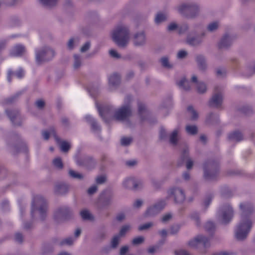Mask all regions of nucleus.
Here are the masks:
<instances>
[{"label":"nucleus","mask_w":255,"mask_h":255,"mask_svg":"<svg viewBox=\"0 0 255 255\" xmlns=\"http://www.w3.org/2000/svg\"><path fill=\"white\" fill-rule=\"evenodd\" d=\"M112 37L119 47H127L130 38V30L128 27L124 24L117 26L112 32Z\"/></svg>","instance_id":"obj_1"},{"label":"nucleus","mask_w":255,"mask_h":255,"mask_svg":"<svg viewBox=\"0 0 255 255\" xmlns=\"http://www.w3.org/2000/svg\"><path fill=\"white\" fill-rule=\"evenodd\" d=\"M178 12L187 19H193L197 17L200 12V6L197 3L189 2L183 3L176 7Z\"/></svg>","instance_id":"obj_2"},{"label":"nucleus","mask_w":255,"mask_h":255,"mask_svg":"<svg viewBox=\"0 0 255 255\" xmlns=\"http://www.w3.org/2000/svg\"><path fill=\"white\" fill-rule=\"evenodd\" d=\"M56 55V51L50 46H43L35 50V60L39 66L52 60Z\"/></svg>","instance_id":"obj_3"},{"label":"nucleus","mask_w":255,"mask_h":255,"mask_svg":"<svg viewBox=\"0 0 255 255\" xmlns=\"http://www.w3.org/2000/svg\"><path fill=\"white\" fill-rule=\"evenodd\" d=\"M48 202L42 196L35 195L33 198V214H38L41 220H45L47 216Z\"/></svg>","instance_id":"obj_4"},{"label":"nucleus","mask_w":255,"mask_h":255,"mask_svg":"<svg viewBox=\"0 0 255 255\" xmlns=\"http://www.w3.org/2000/svg\"><path fill=\"white\" fill-rule=\"evenodd\" d=\"M204 177L208 181L216 180L219 174V162L216 160L209 159L203 165Z\"/></svg>","instance_id":"obj_5"},{"label":"nucleus","mask_w":255,"mask_h":255,"mask_svg":"<svg viewBox=\"0 0 255 255\" xmlns=\"http://www.w3.org/2000/svg\"><path fill=\"white\" fill-rule=\"evenodd\" d=\"M253 223L250 218L241 216V220L235 230V236L239 241L246 239L252 227Z\"/></svg>","instance_id":"obj_6"},{"label":"nucleus","mask_w":255,"mask_h":255,"mask_svg":"<svg viewBox=\"0 0 255 255\" xmlns=\"http://www.w3.org/2000/svg\"><path fill=\"white\" fill-rule=\"evenodd\" d=\"M131 97L128 96L125 100V104L117 109L114 112L113 118L117 121L123 122L128 120L132 115V110L130 105Z\"/></svg>","instance_id":"obj_7"},{"label":"nucleus","mask_w":255,"mask_h":255,"mask_svg":"<svg viewBox=\"0 0 255 255\" xmlns=\"http://www.w3.org/2000/svg\"><path fill=\"white\" fill-rule=\"evenodd\" d=\"M194 29L193 33H195L198 31H202L200 35L192 36L188 34L186 39V42L188 45L197 47L201 45L203 42V38L206 35V32L205 31H202L203 27L200 23L195 24L193 26Z\"/></svg>","instance_id":"obj_8"},{"label":"nucleus","mask_w":255,"mask_h":255,"mask_svg":"<svg viewBox=\"0 0 255 255\" xmlns=\"http://www.w3.org/2000/svg\"><path fill=\"white\" fill-rule=\"evenodd\" d=\"M234 212L232 208L228 204L221 206L217 215V218L222 224L229 223L233 217Z\"/></svg>","instance_id":"obj_9"},{"label":"nucleus","mask_w":255,"mask_h":255,"mask_svg":"<svg viewBox=\"0 0 255 255\" xmlns=\"http://www.w3.org/2000/svg\"><path fill=\"white\" fill-rule=\"evenodd\" d=\"M73 212L68 207L64 206L57 209L54 213V219L58 223L72 218Z\"/></svg>","instance_id":"obj_10"},{"label":"nucleus","mask_w":255,"mask_h":255,"mask_svg":"<svg viewBox=\"0 0 255 255\" xmlns=\"http://www.w3.org/2000/svg\"><path fill=\"white\" fill-rule=\"evenodd\" d=\"M223 100V90L221 87H216L214 93L209 102V106L211 108H219L221 107Z\"/></svg>","instance_id":"obj_11"},{"label":"nucleus","mask_w":255,"mask_h":255,"mask_svg":"<svg viewBox=\"0 0 255 255\" xmlns=\"http://www.w3.org/2000/svg\"><path fill=\"white\" fill-rule=\"evenodd\" d=\"M188 245L193 248H197L202 246L205 249H207L210 246V238L202 235H198L189 241Z\"/></svg>","instance_id":"obj_12"},{"label":"nucleus","mask_w":255,"mask_h":255,"mask_svg":"<svg viewBox=\"0 0 255 255\" xmlns=\"http://www.w3.org/2000/svg\"><path fill=\"white\" fill-rule=\"evenodd\" d=\"M169 198L173 199L176 203H182L185 199V194L184 190L179 187H173L167 191Z\"/></svg>","instance_id":"obj_13"},{"label":"nucleus","mask_w":255,"mask_h":255,"mask_svg":"<svg viewBox=\"0 0 255 255\" xmlns=\"http://www.w3.org/2000/svg\"><path fill=\"white\" fill-rule=\"evenodd\" d=\"M166 205L164 201H160L152 206H149L143 214L145 218L152 217L157 215Z\"/></svg>","instance_id":"obj_14"},{"label":"nucleus","mask_w":255,"mask_h":255,"mask_svg":"<svg viewBox=\"0 0 255 255\" xmlns=\"http://www.w3.org/2000/svg\"><path fill=\"white\" fill-rule=\"evenodd\" d=\"M132 43L136 47H143L147 43V36L145 31L141 30L135 32L132 36Z\"/></svg>","instance_id":"obj_15"},{"label":"nucleus","mask_w":255,"mask_h":255,"mask_svg":"<svg viewBox=\"0 0 255 255\" xmlns=\"http://www.w3.org/2000/svg\"><path fill=\"white\" fill-rule=\"evenodd\" d=\"M51 133L54 137L57 143L60 146L61 150L64 153L68 152L71 148L70 143L68 141L61 140L57 135L55 129H51Z\"/></svg>","instance_id":"obj_16"},{"label":"nucleus","mask_w":255,"mask_h":255,"mask_svg":"<svg viewBox=\"0 0 255 255\" xmlns=\"http://www.w3.org/2000/svg\"><path fill=\"white\" fill-rule=\"evenodd\" d=\"M240 208L242 211L241 216H244L245 218H250L251 215L254 211L253 204L248 202L241 203Z\"/></svg>","instance_id":"obj_17"},{"label":"nucleus","mask_w":255,"mask_h":255,"mask_svg":"<svg viewBox=\"0 0 255 255\" xmlns=\"http://www.w3.org/2000/svg\"><path fill=\"white\" fill-rule=\"evenodd\" d=\"M96 106L100 116L105 121V122H107L108 119L111 118L112 116L113 117L114 114L113 113L112 108L110 106H106L101 108L97 103H96Z\"/></svg>","instance_id":"obj_18"},{"label":"nucleus","mask_w":255,"mask_h":255,"mask_svg":"<svg viewBox=\"0 0 255 255\" xmlns=\"http://www.w3.org/2000/svg\"><path fill=\"white\" fill-rule=\"evenodd\" d=\"M100 198L104 206H109L113 202L114 194L111 191L106 190L101 194Z\"/></svg>","instance_id":"obj_19"},{"label":"nucleus","mask_w":255,"mask_h":255,"mask_svg":"<svg viewBox=\"0 0 255 255\" xmlns=\"http://www.w3.org/2000/svg\"><path fill=\"white\" fill-rule=\"evenodd\" d=\"M69 190V185L64 183H57L54 186V193L57 195H63Z\"/></svg>","instance_id":"obj_20"},{"label":"nucleus","mask_w":255,"mask_h":255,"mask_svg":"<svg viewBox=\"0 0 255 255\" xmlns=\"http://www.w3.org/2000/svg\"><path fill=\"white\" fill-rule=\"evenodd\" d=\"M195 61L199 70L205 72L207 69V64L205 57L203 55H197L195 57Z\"/></svg>","instance_id":"obj_21"},{"label":"nucleus","mask_w":255,"mask_h":255,"mask_svg":"<svg viewBox=\"0 0 255 255\" xmlns=\"http://www.w3.org/2000/svg\"><path fill=\"white\" fill-rule=\"evenodd\" d=\"M232 44V39L228 34H225L218 43V47L220 49L228 48Z\"/></svg>","instance_id":"obj_22"},{"label":"nucleus","mask_w":255,"mask_h":255,"mask_svg":"<svg viewBox=\"0 0 255 255\" xmlns=\"http://www.w3.org/2000/svg\"><path fill=\"white\" fill-rule=\"evenodd\" d=\"M25 52L24 46L20 44H17L13 47L10 51V54L12 56L19 57L23 55Z\"/></svg>","instance_id":"obj_23"},{"label":"nucleus","mask_w":255,"mask_h":255,"mask_svg":"<svg viewBox=\"0 0 255 255\" xmlns=\"http://www.w3.org/2000/svg\"><path fill=\"white\" fill-rule=\"evenodd\" d=\"M78 162L80 165L86 166L89 168L93 167L96 163L94 159L90 156L83 157L80 159Z\"/></svg>","instance_id":"obj_24"},{"label":"nucleus","mask_w":255,"mask_h":255,"mask_svg":"<svg viewBox=\"0 0 255 255\" xmlns=\"http://www.w3.org/2000/svg\"><path fill=\"white\" fill-rule=\"evenodd\" d=\"M13 75L15 76L17 78L21 79L25 75V71L22 68H18L15 72L9 70L7 75V79L9 82H11Z\"/></svg>","instance_id":"obj_25"},{"label":"nucleus","mask_w":255,"mask_h":255,"mask_svg":"<svg viewBox=\"0 0 255 255\" xmlns=\"http://www.w3.org/2000/svg\"><path fill=\"white\" fill-rule=\"evenodd\" d=\"M181 158L183 162H186V168L187 169H190L192 168L193 161L189 157V151L187 148H185L182 151Z\"/></svg>","instance_id":"obj_26"},{"label":"nucleus","mask_w":255,"mask_h":255,"mask_svg":"<svg viewBox=\"0 0 255 255\" xmlns=\"http://www.w3.org/2000/svg\"><path fill=\"white\" fill-rule=\"evenodd\" d=\"M179 131V128H176L169 135V142L174 146L177 145L180 138Z\"/></svg>","instance_id":"obj_27"},{"label":"nucleus","mask_w":255,"mask_h":255,"mask_svg":"<svg viewBox=\"0 0 255 255\" xmlns=\"http://www.w3.org/2000/svg\"><path fill=\"white\" fill-rule=\"evenodd\" d=\"M85 118L87 122L91 125V129L94 132H99L100 131L101 128L94 119L90 116H87Z\"/></svg>","instance_id":"obj_28"},{"label":"nucleus","mask_w":255,"mask_h":255,"mask_svg":"<svg viewBox=\"0 0 255 255\" xmlns=\"http://www.w3.org/2000/svg\"><path fill=\"white\" fill-rule=\"evenodd\" d=\"M7 116L14 125H16L15 120L19 119V112L15 110H6L5 111Z\"/></svg>","instance_id":"obj_29"},{"label":"nucleus","mask_w":255,"mask_h":255,"mask_svg":"<svg viewBox=\"0 0 255 255\" xmlns=\"http://www.w3.org/2000/svg\"><path fill=\"white\" fill-rule=\"evenodd\" d=\"M228 138L232 141H240L243 139V135L241 132L237 130L230 133Z\"/></svg>","instance_id":"obj_30"},{"label":"nucleus","mask_w":255,"mask_h":255,"mask_svg":"<svg viewBox=\"0 0 255 255\" xmlns=\"http://www.w3.org/2000/svg\"><path fill=\"white\" fill-rule=\"evenodd\" d=\"M121 78L119 75L114 74L109 78V83L110 86L116 87L120 83Z\"/></svg>","instance_id":"obj_31"},{"label":"nucleus","mask_w":255,"mask_h":255,"mask_svg":"<svg viewBox=\"0 0 255 255\" xmlns=\"http://www.w3.org/2000/svg\"><path fill=\"white\" fill-rule=\"evenodd\" d=\"M56 240L57 242L56 243L60 246H71L73 244L75 241V239L71 237L66 238L60 241Z\"/></svg>","instance_id":"obj_32"},{"label":"nucleus","mask_w":255,"mask_h":255,"mask_svg":"<svg viewBox=\"0 0 255 255\" xmlns=\"http://www.w3.org/2000/svg\"><path fill=\"white\" fill-rule=\"evenodd\" d=\"M80 42V39L78 37L71 38L67 43V48L69 50H73L75 46L78 45Z\"/></svg>","instance_id":"obj_33"},{"label":"nucleus","mask_w":255,"mask_h":255,"mask_svg":"<svg viewBox=\"0 0 255 255\" xmlns=\"http://www.w3.org/2000/svg\"><path fill=\"white\" fill-rule=\"evenodd\" d=\"M167 19V15L161 12H158L154 19V21L156 24H160L162 22L166 21Z\"/></svg>","instance_id":"obj_34"},{"label":"nucleus","mask_w":255,"mask_h":255,"mask_svg":"<svg viewBox=\"0 0 255 255\" xmlns=\"http://www.w3.org/2000/svg\"><path fill=\"white\" fill-rule=\"evenodd\" d=\"M138 113L141 121L145 120L146 118L144 114L146 113L145 105L141 103H138Z\"/></svg>","instance_id":"obj_35"},{"label":"nucleus","mask_w":255,"mask_h":255,"mask_svg":"<svg viewBox=\"0 0 255 255\" xmlns=\"http://www.w3.org/2000/svg\"><path fill=\"white\" fill-rule=\"evenodd\" d=\"M218 120L219 116L217 115L211 113L207 116L206 122L208 125H212L214 123H218Z\"/></svg>","instance_id":"obj_36"},{"label":"nucleus","mask_w":255,"mask_h":255,"mask_svg":"<svg viewBox=\"0 0 255 255\" xmlns=\"http://www.w3.org/2000/svg\"><path fill=\"white\" fill-rule=\"evenodd\" d=\"M178 85L180 88H182L185 91H189L191 88L189 82L185 78H182L178 82Z\"/></svg>","instance_id":"obj_37"},{"label":"nucleus","mask_w":255,"mask_h":255,"mask_svg":"<svg viewBox=\"0 0 255 255\" xmlns=\"http://www.w3.org/2000/svg\"><path fill=\"white\" fill-rule=\"evenodd\" d=\"M41 3L45 6L52 8L55 6L58 3L59 0H39Z\"/></svg>","instance_id":"obj_38"},{"label":"nucleus","mask_w":255,"mask_h":255,"mask_svg":"<svg viewBox=\"0 0 255 255\" xmlns=\"http://www.w3.org/2000/svg\"><path fill=\"white\" fill-rule=\"evenodd\" d=\"M73 58V67L75 69H77L79 68L82 65V57L79 55L74 54Z\"/></svg>","instance_id":"obj_39"},{"label":"nucleus","mask_w":255,"mask_h":255,"mask_svg":"<svg viewBox=\"0 0 255 255\" xmlns=\"http://www.w3.org/2000/svg\"><path fill=\"white\" fill-rule=\"evenodd\" d=\"M196 89L198 93L204 94L207 91V86L203 82H199L196 85Z\"/></svg>","instance_id":"obj_40"},{"label":"nucleus","mask_w":255,"mask_h":255,"mask_svg":"<svg viewBox=\"0 0 255 255\" xmlns=\"http://www.w3.org/2000/svg\"><path fill=\"white\" fill-rule=\"evenodd\" d=\"M107 231L104 228L100 229L97 234L96 239L98 241H102L106 238Z\"/></svg>","instance_id":"obj_41"},{"label":"nucleus","mask_w":255,"mask_h":255,"mask_svg":"<svg viewBox=\"0 0 255 255\" xmlns=\"http://www.w3.org/2000/svg\"><path fill=\"white\" fill-rule=\"evenodd\" d=\"M68 174L70 177L74 179L82 180L84 178V175L83 174L77 172L72 169L69 170Z\"/></svg>","instance_id":"obj_42"},{"label":"nucleus","mask_w":255,"mask_h":255,"mask_svg":"<svg viewBox=\"0 0 255 255\" xmlns=\"http://www.w3.org/2000/svg\"><path fill=\"white\" fill-rule=\"evenodd\" d=\"M185 130L188 134L191 135H195L198 132V128L195 125L186 126Z\"/></svg>","instance_id":"obj_43"},{"label":"nucleus","mask_w":255,"mask_h":255,"mask_svg":"<svg viewBox=\"0 0 255 255\" xmlns=\"http://www.w3.org/2000/svg\"><path fill=\"white\" fill-rule=\"evenodd\" d=\"M52 163L54 167L59 170H61L63 168L62 159L59 157L54 158L52 161Z\"/></svg>","instance_id":"obj_44"},{"label":"nucleus","mask_w":255,"mask_h":255,"mask_svg":"<svg viewBox=\"0 0 255 255\" xmlns=\"http://www.w3.org/2000/svg\"><path fill=\"white\" fill-rule=\"evenodd\" d=\"M121 237L120 235H116L114 236L111 242V247L112 249H116L120 242Z\"/></svg>","instance_id":"obj_45"},{"label":"nucleus","mask_w":255,"mask_h":255,"mask_svg":"<svg viewBox=\"0 0 255 255\" xmlns=\"http://www.w3.org/2000/svg\"><path fill=\"white\" fill-rule=\"evenodd\" d=\"M219 26V23L217 21H214L210 23L207 27V30L210 32L216 31Z\"/></svg>","instance_id":"obj_46"},{"label":"nucleus","mask_w":255,"mask_h":255,"mask_svg":"<svg viewBox=\"0 0 255 255\" xmlns=\"http://www.w3.org/2000/svg\"><path fill=\"white\" fill-rule=\"evenodd\" d=\"M80 215L82 218L85 220H91L93 216L90 212L87 210H83L80 212Z\"/></svg>","instance_id":"obj_47"},{"label":"nucleus","mask_w":255,"mask_h":255,"mask_svg":"<svg viewBox=\"0 0 255 255\" xmlns=\"http://www.w3.org/2000/svg\"><path fill=\"white\" fill-rule=\"evenodd\" d=\"M143 186V183L141 180L133 179L132 189L137 190L142 188Z\"/></svg>","instance_id":"obj_48"},{"label":"nucleus","mask_w":255,"mask_h":255,"mask_svg":"<svg viewBox=\"0 0 255 255\" xmlns=\"http://www.w3.org/2000/svg\"><path fill=\"white\" fill-rule=\"evenodd\" d=\"M188 112L190 113L191 118L192 120H196L198 118V113L194 109L192 106H189L187 108Z\"/></svg>","instance_id":"obj_49"},{"label":"nucleus","mask_w":255,"mask_h":255,"mask_svg":"<svg viewBox=\"0 0 255 255\" xmlns=\"http://www.w3.org/2000/svg\"><path fill=\"white\" fill-rule=\"evenodd\" d=\"M216 76L218 78H223L226 74V70L224 68H218L215 70Z\"/></svg>","instance_id":"obj_50"},{"label":"nucleus","mask_w":255,"mask_h":255,"mask_svg":"<svg viewBox=\"0 0 255 255\" xmlns=\"http://www.w3.org/2000/svg\"><path fill=\"white\" fill-rule=\"evenodd\" d=\"M160 62L162 66L166 68L170 69L172 67V65L169 63L167 57H163L160 59Z\"/></svg>","instance_id":"obj_51"},{"label":"nucleus","mask_w":255,"mask_h":255,"mask_svg":"<svg viewBox=\"0 0 255 255\" xmlns=\"http://www.w3.org/2000/svg\"><path fill=\"white\" fill-rule=\"evenodd\" d=\"M154 225V224L153 222H150L146 223H145L144 224L140 225L138 227V230L139 231H145L147 230L150 228L152 227Z\"/></svg>","instance_id":"obj_52"},{"label":"nucleus","mask_w":255,"mask_h":255,"mask_svg":"<svg viewBox=\"0 0 255 255\" xmlns=\"http://www.w3.org/2000/svg\"><path fill=\"white\" fill-rule=\"evenodd\" d=\"M205 229L209 233L212 234L215 229V224L213 222L209 221L206 223L205 226Z\"/></svg>","instance_id":"obj_53"},{"label":"nucleus","mask_w":255,"mask_h":255,"mask_svg":"<svg viewBox=\"0 0 255 255\" xmlns=\"http://www.w3.org/2000/svg\"><path fill=\"white\" fill-rule=\"evenodd\" d=\"M189 26L187 23H183L178 27V33L180 34H184L189 30Z\"/></svg>","instance_id":"obj_54"},{"label":"nucleus","mask_w":255,"mask_h":255,"mask_svg":"<svg viewBox=\"0 0 255 255\" xmlns=\"http://www.w3.org/2000/svg\"><path fill=\"white\" fill-rule=\"evenodd\" d=\"M45 106V102L42 99H38L35 102V106L38 110H41L44 109Z\"/></svg>","instance_id":"obj_55"},{"label":"nucleus","mask_w":255,"mask_h":255,"mask_svg":"<svg viewBox=\"0 0 255 255\" xmlns=\"http://www.w3.org/2000/svg\"><path fill=\"white\" fill-rule=\"evenodd\" d=\"M133 183V178H128L123 182V186L127 188H132Z\"/></svg>","instance_id":"obj_56"},{"label":"nucleus","mask_w":255,"mask_h":255,"mask_svg":"<svg viewBox=\"0 0 255 255\" xmlns=\"http://www.w3.org/2000/svg\"><path fill=\"white\" fill-rule=\"evenodd\" d=\"M144 241V238L142 236H139L134 238L132 241L133 245H139L142 244Z\"/></svg>","instance_id":"obj_57"},{"label":"nucleus","mask_w":255,"mask_h":255,"mask_svg":"<svg viewBox=\"0 0 255 255\" xmlns=\"http://www.w3.org/2000/svg\"><path fill=\"white\" fill-rule=\"evenodd\" d=\"M247 72L246 75L247 76H251L255 74V64L253 65L248 66L246 69Z\"/></svg>","instance_id":"obj_58"},{"label":"nucleus","mask_w":255,"mask_h":255,"mask_svg":"<svg viewBox=\"0 0 255 255\" xmlns=\"http://www.w3.org/2000/svg\"><path fill=\"white\" fill-rule=\"evenodd\" d=\"M132 140L131 137H124L122 138L121 143L123 146H128L131 143Z\"/></svg>","instance_id":"obj_59"},{"label":"nucleus","mask_w":255,"mask_h":255,"mask_svg":"<svg viewBox=\"0 0 255 255\" xmlns=\"http://www.w3.org/2000/svg\"><path fill=\"white\" fill-rule=\"evenodd\" d=\"M180 227L178 225H176L172 226L169 231V234L171 235H175L178 233L180 230Z\"/></svg>","instance_id":"obj_60"},{"label":"nucleus","mask_w":255,"mask_h":255,"mask_svg":"<svg viewBox=\"0 0 255 255\" xmlns=\"http://www.w3.org/2000/svg\"><path fill=\"white\" fill-rule=\"evenodd\" d=\"M129 228L130 227L128 225H125L123 226L121 229L119 234L118 235H120V237L124 236L126 232L129 229Z\"/></svg>","instance_id":"obj_61"},{"label":"nucleus","mask_w":255,"mask_h":255,"mask_svg":"<svg viewBox=\"0 0 255 255\" xmlns=\"http://www.w3.org/2000/svg\"><path fill=\"white\" fill-rule=\"evenodd\" d=\"M191 218L194 220L197 226H199L200 224L199 215L197 213H194L191 215Z\"/></svg>","instance_id":"obj_62"},{"label":"nucleus","mask_w":255,"mask_h":255,"mask_svg":"<svg viewBox=\"0 0 255 255\" xmlns=\"http://www.w3.org/2000/svg\"><path fill=\"white\" fill-rule=\"evenodd\" d=\"M91 47V43L89 41L86 42L81 48L80 51L82 53L87 51Z\"/></svg>","instance_id":"obj_63"},{"label":"nucleus","mask_w":255,"mask_h":255,"mask_svg":"<svg viewBox=\"0 0 255 255\" xmlns=\"http://www.w3.org/2000/svg\"><path fill=\"white\" fill-rule=\"evenodd\" d=\"M106 181V177L104 175L98 176L96 179V182L98 184H102Z\"/></svg>","instance_id":"obj_64"}]
</instances>
